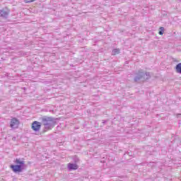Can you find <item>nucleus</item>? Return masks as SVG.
<instances>
[{
	"instance_id": "obj_14",
	"label": "nucleus",
	"mask_w": 181,
	"mask_h": 181,
	"mask_svg": "<svg viewBox=\"0 0 181 181\" xmlns=\"http://www.w3.org/2000/svg\"><path fill=\"white\" fill-rule=\"evenodd\" d=\"M178 115H181V114H179Z\"/></svg>"
},
{
	"instance_id": "obj_3",
	"label": "nucleus",
	"mask_w": 181,
	"mask_h": 181,
	"mask_svg": "<svg viewBox=\"0 0 181 181\" xmlns=\"http://www.w3.org/2000/svg\"><path fill=\"white\" fill-rule=\"evenodd\" d=\"M151 78V74L149 72H144L142 69L139 70L136 73V76L134 78V83H138V81H145Z\"/></svg>"
},
{
	"instance_id": "obj_1",
	"label": "nucleus",
	"mask_w": 181,
	"mask_h": 181,
	"mask_svg": "<svg viewBox=\"0 0 181 181\" xmlns=\"http://www.w3.org/2000/svg\"><path fill=\"white\" fill-rule=\"evenodd\" d=\"M42 122L44 125L45 129L49 131V129L54 128V126L56 125V119L52 117L45 116L42 117Z\"/></svg>"
},
{
	"instance_id": "obj_7",
	"label": "nucleus",
	"mask_w": 181,
	"mask_h": 181,
	"mask_svg": "<svg viewBox=\"0 0 181 181\" xmlns=\"http://www.w3.org/2000/svg\"><path fill=\"white\" fill-rule=\"evenodd\" d=\"M68 169L69 170H77L78 169V165L76 163H68Z\"/></svg>"
},
{
	"instance_id": "obj_13",
	"label": "nucleus",
	"mask_w": 181,
	"mask_h": 181,
	"mask_svg": "<svg viewBox=\"0 0 181 181\" xmlns=\"http://www.w3.org/2000/svg\"><path fill=\"white\" fill-rule=\"evenodd\" d=\"M105 122H107V121H105V120H103V124H105Z\"/></svg>"
},
{
	"instance_id": "obj_11",
	"label": "nucleus",
	"mask_w": 181,
	"mask_h": 181,
	"mask_svg": "<svg viewBox=\"0 0 181 181\" xmlns=\"http://www.w3.org/2000/svg\"><path fill=\"white\" fill-rule=\"evenodd\" d=\"M36 0H25L26 4H30V2H35Z\"/></svg>"
},
{
	"instance_id": "obj_8",
	"label": "nucleus",
	"mask_w": 181,
	"mask_h": 181,
	"mask_svg": "<svg viewBox=\"0 0 181 181\" xmlns=\"http://www.w3.org/2000/svg\"><path fill=\"white\" fill-rule=\"evenodd\" d=\"M175 71L176 73H178V74H181V63L176 65Z\"/></svg>"
},
{
	"instance_id": "obj_12",
	"label": "nucleus",
	"mask_w": 181,
	"mask_h": 181,
	"mask_svg": "<svg viewBox=\"0 0 181 181\" xmlns=\"http://www.w3.org/2000/svg\"><path fill=\"white\" fill-rule=\"evenodd\" d=\"M75 162H78V158L77 157H75Z\"/></svg>"
},
{
	"instance_id": "obj_4",
	"label": "nucleus",
	"mask_w": 181,
	"mask_h": 181,
	"mask_svg": "<svg viewBox=\"0 0 181 181\" xmlns=\"http://www.w3.org/2000/svg\"><path fill=\"white\" fill-rule=\"evenodd\" d=\"M31 128L35 131V132H39L40 131V128H42V123L37 121H34L32 123Z\"/></svg>"
},
{
	"instance_id": "obj_5",
	"label": "nucleus",
	"mask_w": 181,
	"mask_h": 181,
	"mask_svg": "<svg viewBox=\"0 0 181 181\" xmlns=\"http://www.w3.org/2000/svg\"><path fill=\"white\" fill-rule=\"evenodd\" d=\"M9 13H11V10L8 9L7 8L0 10V16L4 19H8Z\"/></svg>"
},
{
	"instance_id": "obj_10",
	"label": "nucleus",
	"mask_w": 181,
	"mask_h": 181,
	"mask_svg": "<svg viewBox=\"0 0 181 181\" xmlns=\"http://www.w3.org/2000/svg\"><path fill=\"white\" fill-rule=\"evenodd\" d=\"M163 32H165V28H163V27H160V28H159V35H163Z\"/></svg>"
},
{
	"instance_id": "obj_2",
	"label": "nucleus",
	"mask_w": 181,
	"mask_h": 181,
	"mask_svg": "<svg viewBox=\"0 0 181 181\" xmlns=\"http://www.w3.org/2000/svg\"><path fill=\"white\" fill-rule=\"evenodd\" d=\"M14 162L16 165H11L10 166L13 172H14V173H21V172H23L25 166V161L21 160V158H16Z\"/></svg>"
},
{
	"instance_id": "obj_9",
	"label": "nucleus",
	"mask_w": 181,
	"mask_h": 181,
	"mask_svg": "<svg viewBox=\"0 0 181 181\" xmlns=\"http://www.w3.org/2000/svg\"><path fill=\"white\" fill-rule=\"evenodd\" d=\"M119 50L118 49H115L112 52V54L113 56H115V54H119Z\"/></svg>"
},
{
	"instance_id": "obj_6",
	"label": "nucleus",
	"mask_w": 181,
	"mask_h": 181,
	"mask_svg": "<svg viewBox=\"0 0 181 181\" xmlns=\"http://www.w3.org/2000/svg\"><path fill=\"white\" fill-rule=\"evenodd\" d=\"M10 127L12 128V129H16V128H18L19 127V120L16 119V117L12 118L11 119Z\"/></svg>"
}]
</instances>
